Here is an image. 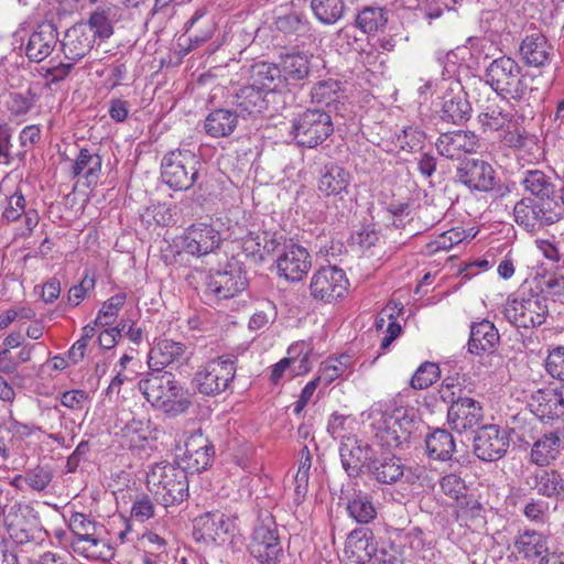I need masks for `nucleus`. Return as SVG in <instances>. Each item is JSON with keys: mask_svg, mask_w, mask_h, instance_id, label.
<instances>
[{"mask_svg": "<svg viewBox=\"0 0 564 564\" xmlns=\"http://www.w3.org/2000/svg\"><path fill=\"white\" fill-rule=\"evenodd\" d=\"M138 387L153 408L166 414H182L191 405L187 390L170 371L152 368L143 375Z\"/></svg>", "mask_w": 564, "mask_h": 564, "instance_id": "nucleus-1", "label": "nucleus"}, {"mask_svg": "<svg viewBox=\"0 0 564 564\" xmlns=\"http://www.w3.org/2000/svg\"><path fill=\"white\" fill-rule=\"evenodd\" d=\"M369 420L376 443L387 448H397L408 443L417 424L415 416L405 409H395L392 412L375 410Z\"/></svg>", "mask_w": 564, "mask_h": 564, "instance_id": "nucleus-2", "label": "nucleus"}, {"mask_svg": "<svg viewBox=\"0 0 564 564\" xmlns=\"http://www.w3.org/2000/svg\"><path fill=\"white\" fill-rule=\"evenodd\" d=\"M147 482L156 501L165 508L180 505L188 497L187 473L177 464H154Z\"/></svg>", "mask_w": 564, "mask_h": 564, "instance_id": "nucleus-3", "label": "nucleus"}, {"mask_svg": "<svg viewBox=\"0 0 564 564\" xmlns=\"http://www.w3.org/2000/svg\"><path fill=\"white\" fill-rule=\"evenodd\" d=\"M485 80L498 97L510 98L518 102L524 100L529 93L527 77L522 74L521 66L508 56L496 58L488 65Z\"/></svg>", "mask_w": 564, "mask_h": 564, "instance_id": "nucleus-4", "label": "nucleus"}, {"mask_svg": "<svg viewBox=\"0 0 564 564\" xmlns=\"http://www.w3.org/2000/svg\"><path fill=\"white\" fill-rule=\"evenodd\" d=\"M200 161L191 149H176L164 155L161 163L163 182L174 191H187L199 177Z\"/></svg>", "mask_w": 564, "mask_h": 564, "instance_id": "nucleus-5", "label": "nucleus"}, {"mask_svg": "<svg viewBox=\"0 0 564 564\" xmlns=\"http://www.w3.org/2000/svg\"><path fill=\"white\" fill-rule=\"evenodd\" d=\"M503 314L518 328L541 326L549 315L547 299L532 290L522 291L508 300Z\"/></svg>", "mask_w": 564, "mask_h": 564, "instance_id": "nucleus-6", "label": "nucleus"}, {"mask_svg": "<svg viewBox=\"0 0 564 564\" xmlns=\"http://www.w3.org/2000/svg\"><path fill=\"white\" fill-rule=\"evenodd\" d=\"M514 223L527 230H536L556 224L563 218L564 209L560 203H550L533 197H522L513 206Z\"/></svg>", "mask_w": 564, "mask_h": 564, "instance_id": "nucleus-7", "label": "nucleus"}, {"mask_svg": "<svg viewBox=\"0 0 564 564\" xmlns=\"http://www.w3.org/2000/svg\"><path fill=\"white\" fill-rule=\"evenodd\" d=\"M236 361V357L225 355L200 366L194 377L199 393L214 397L225 392L235 379Z\"/></svg>", "mask_w": 564, "mask_h": 564, "instance_id": "nucleus-8", "label": "nucleus"}, {"mask_svg": "<svg viewBox=\"0 0 564 564\" xmlns=\"http://www.w3.org/2000/svg\"><path fill=\"white\" fill-rule=\"evenodd\" d=\"M248 551L258 564H278L280 562L283 549L276 523L270 513L259 518L251 534Z\"/></svg>", "mask_w": 564, "mask_h": 564, "instance_id": "nucleus-9", "label": "nucleus"}, {"mask_svg": "<svg viewBox=\"0 0 564 564\" xmlns=\"http://www.w3.org/2000/svg\"><path fill=\"white\" fill-rule=\"evenodd\" d=\"M334 132L329 111L323 109H306L292 123L291 133L301 147L315 148L323 143Z\"/></svg>", "mask_w": 564, "mask_h": 564, "instance_id": "nucleus-10", "label": "nucleus"}, {"mask_svg": "<svg viewBox=\"0 0 564 564\" xmlns=\"http://www.w3.org/2000/svg\"><path fill=\"white\" fill-rule=\"evenodd\" d=\"M349 286L343 269L335 265L319 268L311 278L310 293L313 299L332 303L344 297Z\"/></svg>", "mask_w": 564, "mask_h": 564, "instance_id": "nucleus-11", "label": "nucleus"}, {"mask_svg": "<svg viewBox=\"0 0 564 564\" xmlns=\"http://www.w3.org/2000/svg\"><path fill=\"white\" fill-rule=\"evenodd\" d=\"M214 456V445L198 430L187 437L183 455L177 456V465L183 467L187 474H198L212 465Z\"/></svg>", "mask_w": 564, "mask_h": 564, "instance_id": "nucleus-12", "label": "nucleus"}, {"mask_svg": "<svg viewBox=\"0 0 564 564\" xmlns=\"http://www.w3.org/2000/svg\"><path fill=\"white\" fill-rule=\"evenodd\" d=\"M510 445V437L505 429L490 424L480 427L474 437V454L484 462L502 458Z\"/></svg>", "mask_w": 564, "mask_h": 564, "instance_id": "nucleus-13", "label": "nucleus"}, {"mask_svg": "<svg viewBox=\"0 0 564 564\" xmlns=\"http://www.w3.org/2000/svg\"><path fill=\"white\" fill-rule=\"evenodd\" d=\"M6 530L17 544H24L33 538L37 525V512L29 505L15 502L3 516Z\"/></svg>", "mask_w": 564, "mask_h": 564, "instance_id": "nucleus-14", "label": "nucleus"}, {"mask_svg": "<svg viewBox=\"0 0 564 564\" xmlns=\"http://www.w3.org/2000/svg\"><path fill=\"white\" fill-rule=\"evenodd\" d=\"M482 131H500L510 129L512 122L519 124L523 121L524 115H519L518 110L507 98L498 97L488 100L484 110L477 117Z\"/></svg>", "mask_w": 564, "mask_h": 564, "instance_id": "nucleus-15", "label": "nucleus"}, {"mask_svg": "<svg viewBox=\"0 0 564 564\" xmlns=\"http://www.w3.org/2000/svg\"><path fill=\"white\" fill-rule=\"evenodd\" d=\"M456 176L459 183L473 192H491L497 183V174L491 164L479 159L463 162Z\"/></svg>", "mask_w": 564, "mask_h": 564, "instance_id": "nucleus-16", "label": "nucleus"}, {"mask_svg": "<svg viewBox=\"0 0 564 564\" xmlns=\"http://www.w3.org/2000/svg\"><path fill=\"white\" fill-rule=\"evenodd\" d=\"M341 466L349 477H359L368 470V464L373 459L370 445L355 435L343 437L339 446Z\"/></svg>", "mask_w": 564, "mask_h": 564, "instance_id": "nucleus-17", "label": "nucleus"}, {"mask_svg": "<svg viewBox=\"0 0 564 564\" xmlns=\"http://www.w3.org/2000/svg\"><path fill=\"white\" fill-rule=\"evenodd\" d=\"M236 519L223 512H206L194 520V534L197 540L224 543L236 529Z\"/></svg>", "mask_w": 564, "mask_h": 564, "instance_id": "nucleus-18", "label": "nucleus"}, {"mask_svg": "<svg viewBox=\"0 0 564 564\" xmlns=\"http://www.w3.org/2000/svg\"><path fill=\"white\" fill-rule=\"evenodd\" d=\"M435 147L440 155L449 160H460L466 154L477 151L479 138L469 130H454L441 133Z\"/></svg>", "mask_w": 564, "mask_h": 564, "instance_id": "nucleus-19", "label": "nucleus"}, {"mask_svg": "<svg viewBox=\"0 0 564 564\" xmlns=\"http://www.w3.org/2000/svg\"><path fill=\"white\" fill-rule=\"evenodd\" d=\"M482 419L484 411L480 403L467 397H457L447 412L448 424L457 433L474 431L480 425Z\"/></svg>", "mask_w": 564, "mask_h": 564, "instance_id": "nucleus-20", "label": "nucleus"}, {"mask_svg": "<svg viewBox=\"0 0 564 564\" xmlns=\"http://www.w3.org/2000/svg\"><path fill=\"white\" fill-rule=\"evenodd\" d=\"M221 242L220 232L209 224L199 223L188 227L183 236L184 250L196 257L214 252Z\"/></svg>", "mask_w": 564, "mask_h": 564, "instance_id": "nucleus-21", "label": "nucleus"}, {"mask_svg": "<svg viewBox=\"0 0 564 564\" xmlns=\"http://www.w3.org/2000/svg\"><path fill=\"white\" fill-rule=\"evenodd\" d=\"M311 267V254L304 247L295 243L286 246L276 260L279 275L291 282L301 281Z\"/></svg>", "mask_w": 564, "mask_h": 564, "instance_id": "nucleus-22", "label": "nucleus"}, {"mask_svg": "<svg viewBox=\"0 0 564 564\" xmlns=\"http://www.w3.org/2000/svg\"><path fill=\"white\" fill-rule=\"evenodd\" d=\"M247 280L239 270L216 271L207 280L206 297L217 301L232 299L241 293Z\"/></svg>", "mask_w": 564, "mask_h": 564, "instance_id": "nucleus-23", "label": "nucleus"}, {"mask_svg": "<svg viewBox=\"0 0 564 564\" xmlns=\"http://www.w3.org/2000/svg\"><path fill=\"white\" fill-rule=\"evenodd\" d=\"M519 184L529 197L535 199L560 203L556 184L553 177L539 169H525L519 174Z\"/></svg>", "mask_w": 564, "mask_h": 564, "instance_id": "nucleus-24", "label": "nucleus"}, {"mask_svg": "<svg viewBox=\"0 0 564 564\" xmlns=\"http://www.w3.org/2000/svg\"><path fill=\"white\" fill-rule=\"evenodd\" d=\"M269 97V93H263L250 84L242 86L234 97L235 111L243 119L254 120L268 111Z\"/></svg>", "mask_w": 564, "mask_h": 564, "instance_id": "nucleus-25", "label": "nucleus"}, {"mask_svg": "<svg viewBox=\"0 0 564 564\" xmlns=\"http://www.w3.org/2000/svg\"><path fill=\"white\" fill-rule=\"evenodd\" d=\"M94 44V32L84 23L69 28L61 42L65 58L75 63L83 59L93 50Z\"/></svg>", "mask_w": 564, "mask_h": 564, "instance_id": "nucleus-26", "label": "nucleus"}, {"mask_svg": "<svg viewBox=\"0 0 564 564\" xmlns=\"http://www.w3.org/2000/svg\"><path fill=\"white\" fill-rule=\"evenodd\" d=\"M58 42V32L51 22H44L31 33L25 45V55L31 62L40 63L48 57Z\"/></svg>", "mask_w": 564, "mask_h": 564, "instance_id": "nucleus-27", "label": "nucleus"}, {"mask_svg": "<svg viewBox=\"0 0 564 564\" xmlns=\"http://www.w3.org/2000/svg\"><path fill=\"white\" fill-rule=\"evenodd\" d=\"M405 466L402 459L392 453L375 456L368 464L367 473L379 484L393 485L404 476Z\"/></svg>", "mask_w": 564, "mask_h": 564, "instance_id": "nucleus-28", "label": "nucleus"}, {"mask_svg": "<svg viewBox=\"0 0 564 564\" xmlns=\"http://www.w3.org/2000/svg\"><path fill=\"white\" fill-rule=\"evenodd\" d=\"M187 347L178 341L160 339L149 352V367L162 369L170 365H182L187 360Z\"/></svg>", "mask_w": 564, "mask_h": 564, "instance_id": "nucleus-29", "label": "nucleus"}, {"mask_svg": "<svg viewBox=\"0 0 564 564\" xmlns=\"http://www.w3.org/2000/svg\"><path fill=\"white\" fill-rule=\"evenodd\" d=\"M350 182L349 171L337 163H328L321 169L317 188L324 196H339L348 193Z\"/></svg>", "mask_w": 564, "mask_h": 564, "instance_id": "nucleus-30", "label": "nucleus"}, {"mask_svg": "<svg viewBox=\"0 0 564 564\" xmlns=\"http://www.w3.org/2000/svg\"><path fill=\"white\" fill-rule=\"evenodd\" d=\"M500 336L494 323L482 319L470 325L468 351L473 355L492 354L498 347Z\"/></svg>", "mask_w": 564, "mask_h": 564, "instance_id": "nucleus-31", "label": "nucleus"}, {"mask_svg": "<svg viewBox=\"0 0 564 564\" xmlns=\"http://www.w3.org/2000/svg\"><path fill=\"white\" fill-rule=\"evenodd\" d=\"M441 119L448 123L462 124L470 118L471 106L466 93L458 87L448 89L442 97Z\"/></svg>", "mask_w": 564, "mask_h": 564, "instance_id": "nucleus-32", "label": "nucleus"}, {"mask_svg": "<svg viewBox=\"0 0 564 564\" xmlns=\"http://www.w3.org/2000/svg\"><path fill=\"white\" fill-rule=\"evenodd\" d=\"M0 204L2 205V217L7 221H15L23 215L26 200L20 183L10 177H4L1 181Z\"/></svg>", "mask_w": 564, "mask_h": 564, "instance_id": "nucleus-33", "label": "nucleus"}, {"mask_svg": "<svg viewBox=\"0 0 564 564\" xmlns=\"http://www.w3.org/2000/svg\"><path fill=\"white\" fill-rule=\"evenodd\" d=\"M373 532L367 527L352 530L346 540L345 553L357 564H370L372 551H376Z\"/></svg>", "mask_w": 564, "mask_h": 564, "instance_id": "nucleus-34", "label": "nucleus"}, {"mask_svg": "<svg viewBox=\"0 0 564 564\" xmlns=\"http://www.w3.org/2000/svg\"><path fill=\"white\" fill-rule=\"evenodd\" d=\"M513 546L523 560L535 562L549 553V538L543 532L525 529L514 538Z\"/></svg>", "mask_w": 564, "mask_h": 564, "instance_id": "nucleus-35", "label": "nucleus"}, {"mask_svg": "<svg viewBox=\"0 0 564 564\" xmlns=\"http://www.w3.org/2000/svg\"><path fill=\"white\" fill-rule=\"evenodd\" d=\"M552 46L541 33L527 35L520 45V54L524 63L532 67H542L551 62Z\"/></svg>", "mask_w": 564, "mask_h": 564, "instance_id": "nucleus-36", "label": "nucleus"}, {"mask_svg": "<svg viewBox=\"0 0 564 564\" xmlns=\"http://www.w3.org/2000/svg\"><path fill=\"white\" fill-rule=\"evenodd\" d=\"M249 80L250 85L269 93L270 96H273L274 90L283 83L279 65L268 62L253 64L249 70Z\"/></svg>", "mask_w": 564, "mask_h": 564, "instance_id": "nucleus-37", "label": "nucleus"}, {"mask_svg": "<svg viewBox=\"0 0 564 564\" xmlns=\"http://www.w3.org/2000/svg\"><path fill=\"white\" fill-rule=\"evenodd\" d=\"M279 68L283 83L305 79L311 70L310 55L293 51L281 55Z\"/></svg>", "mask_w": 564, "mask_h": 564, "instance_id": "nucleus-38", "label": "nucleus"}, {"mask_svg": "<svg viewBox=\"0 0 564 564\" xmlns=\"http://www.w3.org/2000/svg\"><path fill=\"white\" fill-rule=\"evenodd\" d=\"M527 484L541 496L557 498L564 495V478L555 469H540L530 476Z\"/></svg>", "mask_w": 564, "mask_h": 564, "instance_id": "nucleus-39", "label": "nucleus"}, {"mask_svg": "<svg viewBox=\"0 0 564 564\" xmlns=\"http://www.w3.org/2000/svg\"><path fill=\"white\" fill-rule=\"evenodd\" d=\"M339 498L347 501V512L358 523L367 524L376 519L377 510L369 494L359 490L350 496L341 489Z\"/></svg>", "mask_w": 564, "mask_h": 564, "instance_id": "nucleus-40", "label": "nucleus"}, {"mask_svg": "<svg viewBox=\"0 0 564 564\" xmlns=\"http://www.w3.org/2000/svg\"><path fill=\"white\" fill-rule=\"evenodd\" d=\"M530 406L542 420H552L564 415L563 405L557 399V389H540L531 397Z\"/></svg>", "mask_w": 564, "mask_h": 564, "instance_id": "nucleus-41", "label": "nucleus"}, {"mask_svg": "<svg viewBox=\"0 0 564 564\" xmlns=\"http://www.w3.org/2000/svg\"><path fill=\"white\" fill-rule=\"evenodd\" d=\"M239 116L235 110L216 109L205 119L204 129L213 138H223L230 135L238 123Z\"/></svg>", "mask_w": 564, "mask_h": 564, "instance_id": "nucleus-42", "label": "nucleus"}, {"mask_svg": "<svg viewBox=\"0 0 564 564\" xmlns=\"http://www.w3.org/2000/svg\"><path fill=\"white\" fill-rule=\"evenodd\" d=\"M332 45L339 54L357 52L365 65L371 64L372 55L371 53L366 52L364 41L357 37L356 31L352 26H344L339 29L333 35Z\"/></svg>", "mask_w": 564, "mask_h": 564, "instance_id": "nucleus-43", "label": "nucleus"}, {"mask_svg": "<svg viewBox=\"0 0 564 564\" xmlns=\"http://www.w3.org/2000/svg\"><path fill=\"white\" fill-rule=\"evenodd\" d=\"M101 164L102 160L99 154L83 148L73 161L70 171L74 177L83 176L89 186L97 182Z\"/></svg>", "mask_w": 564, "mask_h": 564, "instance_id": "nucleus-44", "label": "nucleus"}, {"mask_svg": "<svg viewBox=\"0 0 564 564\" xmlns=\"http://www.w3.org/2000/svg\"><path fill=\"white\" fill-rule=\"evenodd\" d=\"M425 444L429 456L442 462L449 460L456 449L453 435L444 429H436L427 435Z\"/></svg>", "mask_w": 564, "mask_h": 564, "instance_id": "nucleus-45", "label": "nucleus"}, {"mask_svg": "<svg viewBox=\"0 0 564 564\" xmlns=\"http://www.w3.org/2000/svg\"><path fill=\"white\" fill-rule=\"evenodd\" d=\"M389 19V12L383 7L369 6L358 11L356 26L365 34H375L382 31Z\"/></svg>", "mask_w": 564, "mask_h": 564, "instance_id": "nucleus-46", "label": "nucleus"}, {"mask_svg": "<svg viewBox=\"0 0 564 564\" xmlns=\"http://www.w3.org/2000/svg\"><path fill=\"white\" fill-rule=\"evenodd\" d=\"M561 440L556 433H547L540 437L532 446L531 460L538 466H547L560 454Z\"/></svg>", "mask_w": 564, "mask_h": 564, "instance_id": "nucleus-47", "label": "nucleus"}, {"mask_svg": "<svg viewBox=\"0 0 564 564\" xmlns=\"http://www.w3.org/2000/svg\"><path fill=\"white\" fill-rule=\"evenodd\" d=\"M130 448L142 446L151 434V421L145 417H132L117 433Z\"/></svg>", "mask_w": 564, "mask_h": 564, "instance_id": "nucleus-48", "label": "nucleus"}, {"mask_svg": "<svg viewBox=\"0 0 564 564\" xmlns=\"http://www.w3.org/2000/svg\"><path fill=\"white\" fill-rule=\"evenodd\" d=\"M316 20L324 25H334L343 19L346 10L344 0H311Z\"/></svg>", "mask_w": 564, "mask_h": 564, "instance_id": "nucleus-49", "label": "nucleus"}, {"mask_svg": "<svg viewBox=\"0 0 564 564\" xmlns=\"http://www.w3.org/2000/svg\"><path fill=\"white\" fill-rule=\"evenodd\" d=\"M370 564H404V551L401 544L391 541L376 543Z\"/></svg>", "mask_w": 564, "mask_h": 564, "instance_id": "nucleus-50", "label": "nucleus"}, {"mask_svg": "<svg viewBox=\"0 0 564 564\" xmlns=\"http://www.w3.org/2000/svg\"><path fill=\"white\" fill-rule=\"evenodd\" d=\"M339 91L340 84L338 80L333 78L321 80L311 90L312 101L330 107L333 102L338 100Z\"/></svg>", "mask_w": 564, "mask_h": 564, "instance_id": "nucleus-51", "label": "nucleus"}, {"mask_svg": "<svg viewBox=\"0 0 564 564\" xmlns=\"http://www.w3.org/2000/svg\"><path fill=\"white\" fill-rule=\"evenodd\" d=\"M467 238L468 235L466 234V230L462 228H452L430 241L426 245V252L429 254H435L440 251H447Z\"/></svg>", "mask_w": 564, "mask_h": 564, "instance_id": "nucleus-52", "label": "nucleus"}, {"mask_svg": "<svg viewBox=\"0 0 564 564\" xmlns=\"http://www.w3.org/2000/svg\"><path fill=\"white\" fill-rule=\"evenodd\" d=\"M126 300L127 294L124 292H119L109 297L99 310L94 324L97 326H108L112 324L124 305Z\"/></svg>", "mask_w": 564, "mask_h": 564, "instance_id": "nucleus-53", "label": "nucleus"}, {"mask_svg": "<svg viewBox=\"0 0 564 564\" xmlns=\"http://www.w3.org/2000/svg\"><path fill=\"white\" fill-rule=\"evenodd\" d=\"M441 370L437 364L425 361L414 372L410 380V386L415 390L430 388L437 381Z\"/></svg>", "mask_w": 564, "mask_h": 564, "instance_id": "nucleus-54", "label": "nucleus"}, {"mask_svg": "<svg viewBox=\"0 0 564 564\" xmlns=\"http://www.w3.org/2000/svg\"><path fill=\"white\" fill-rule=\"evenodd\" d=\"M348 357L340 356L339 358L327 360L322 368L315 380L324 386L330 384L337 378H340L347 373L348 370Z\"/></svg>", "mask_w": 564, "mask_h": 564, "instance_id": "nucleus-55", "label": "nucleus"}, {"mask_svg": "<svg viewBox=\"0 0 564 564\" xmlns=\"http://www.w3.org/2000/svg\"><path fill=\"white\" fill-rule=\"evenodd\" d=\"M36 95L31 89H28L23 93L9 94L6 106L12 116L21 117L34 107Z\"/></svg>", "mask_w": 564, "mask_h": 564, "instance_id": "nucleus-56", "label": "nucleus"}, {"mask_svg": "<svg viewBox=\"0 0 564 564\" xmlns=\"http://www.w3.org/2000/svg\"><path fill=\"white\" fill-rule=\"evenodd\" d=\"M426 134L416 127H405L401 133L397 135L398 143L402 150L408 152L421 149L425 142Z\"/></svg>", "mask_w": 564, "mask_h": 564, "instance_id": "nucleus-57", "label": "nucleus"}, {"mask_svg": "<svg viewBox=\"0 0 564 564\" xmlns=\"http://www.w3.org/2000/svg\"><path fill=\"white\" fill-rule=\"evenodd\" d=\"M544 367L546 373L553 379L564 381V346L549 349Z\"/></svg>", "mask_w": 564, "mask_h": 564, "instance_id": "nucleus-58", "label": "nucleus"}, {"mask_svg": "<svg viewBox=\"0 0 564 564\" xmlns=\"http://www.w3.org/2000/svg\"><path fill=\"white\" fill-rule=\"evenodd\" d=\"M307 23L305 17L296 12L279 17L275 21L276 29L286 34H299L306 31Z\"/></svg>", "mask_w": 564, "mask_h": 564, "instance_id": "nucleus-59", "label": "nucleus"}, {"mask_svg": "<svg viewBox=\"0 0 564 564\" xmlns=\"http://www.w3.org/2000/svg\"><path fill=\"white\" fill-rule=\"evenodd\" d=\"M69 528L75 539H88L96 534L97 525L84 513L76 512L70 517Z\"/></svg>", "mask_w": 564, "mask_h": 564, "instance_id": "nucleus-60", "label": "nucleus"}, {"mask_svg": "<svg viewBox=\"0 0 564 564\" xmlns=\"http://www.w3.org/2000/svg\"><path fill=\"white\" fill-rule=\"evenodd\" d=\"M53 475L47 467L37 466L25 473L24 481L35 491H43L52 481Z\"/></svg>", "mask_w": 564, "mask_h": 564, "instance_id": "nucleus-61", "label": "nucleus"}, {"mask_svg": "<svg viewBox=\"0 0 564 564\" xmlns=\"http://www.w3.org/2000/svg\"><path fill=\"white\" fill-rule=\"evenodd\" d=\"M155 506L152 499L145 495L141 494L135 497L132 507H131V517L135 521L144 522L152 517H154Z\"/></svg>", "mask_w": 564, "mask_h": 564, "instance_id": "nucleus-62", "label": "nucleus"}, {"mask_svg": "<svg viewBox=\"0 0 564 564\" xmlns=\"http://www.w3.org/2000/svg\"><path fill=\"white\" fill-rule=\"evenodd\" d=\"M85 24L91 28L95 41L97 36L107 39L112 34L111 23L104 12H94Z\"/></svg>", "mask_w": 564, "mask_h": 564, "instance_id": "nucleus-63", "label": "nucleus"}, {"mask_svg": "<svg viewBox=\"0 0 564 564\" xmlns=\"http://www.w3.org/2000/svg\"><path fill=\"white\" fill-rule=\"evenodd\" d=\"M100 545L104 546L105 543L96 534L88 539H75L73 541L75 551L88 558H98L101 555V552L98 550Z\"/></svg>", "mask_w": 564, "mask_h": 564, "instance_id": "nucleus-64", "label": "nucleus"}]
</instances>
